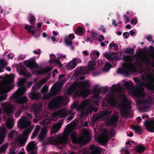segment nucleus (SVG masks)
<instances>
[{
    "label": "nucleus",
    "instance_id": "obj_33",
    "mask_svg": "<svg viewBox=\"0 0 154 154\" xmlns=\"http://www.w3.org/2000/svg\"><path fill=\"white\" fill-rule=\"evenodd\" d=\"M140 60L142 62L147 64L150 63V59L147 56L141 57L140 58Z\"/></svg>",
    "mask_w": 154,
    "mask_h": 154
},
{
    "label": "nucleus",
    "instance_id": "obj_47",
    "mask_svg": "<svg viewBox=\"0 0 154 154\" xmlns=\"http://www.w3.org/2000/svg\"><path fill=\"white\" fill-rule=\"evenodd\" d=\"M93 90L94 91V93H101V89L99 88V86L98 85H95Z\"/></svg>",
    "mask_w": 154,
    "mask_h": 154
},
{
    "label": "nucleus",
    "instance_id": "obj_32",
    "mask_svg": "<svg viewBox=\"0 0 154 154\" xmlns=\"http://www.w3.org/2000/svg\"><path fill=\"white\" fill-rule=\"evenodd\" d=\"M104 56L109 61H113L114 60H117L118 59V57L117 56H113L108 53H106L104 55Z\"/></svg>",
    "mask_w": 154,
    "mask_h": 154
},
{
    "label": "nucleus",
    "instance_id": "obj_60",
    "mask_svg": "<svg viewBox=\"0 0 154 154\" xmlns=\"http://www.w3.org/2000/svg\"><path fill=\"white\" fill-rule=\"evenodd\" d=\"M137 18L134 17L131 21V23L134 25H136L137 23Z\"/></svg>",
    "mask_w": 154,
    "mask_h": 154
},
{
    "label": "nucleus",
    "instance_id": "obj_17",
    "mask_svg": "<svg viewBox=\"0 0 154 154\" xmlns=\"http://www.w3.org/2000/svg\"><path fill=\"white\" fill-rule=\"evenodd\" d=\"M53 114L55 117H58L60 118H63L67 116V113L63 109H60L54 112Z\"/></svg>",
    "mask_w": 154,
    "mask_h": 154
},
{
    "label": "nucleus",
    "instance_id": "obj_36",
    "mask_svg": "<svg viewBox=\"0 0 154 154\" xmlns=\"http://www.w3.org/2000/svg\"><path fill=\"white\" fill-rule=\"evenodd\" d=\"M82 95L84 97H87L89 95L90 90L89 89H82Z\"/></svg>",
    "mask_w": 154,
    "mask_h": 154
},
{
    "label": "nucleus",
    "instance_id": "obj_2",
    "mask_svg": "<svg viewBox=\"0 0 154 154\" xmlns=\"http://www.w3.org/2000/svg\"><path fill=\"white\" fill-rule=\"evenodd\" d=\"M32 118V115L28 112H25L22 118L19 119L17 123V126L20 129H23L27 127L31 124V122L28 119Z\"/></svg>",
    "mask_w": 154,
    "mask_h": 154
},
{
    "label": "nucleus",
    "instance_id": "obj_1",
    "mask_svg": "<svg viewBox=\"0 0 154 154\" xmlns=\"http://www.w3.org/2000/svg\"><path fill=\"white\" fill-rule=\"evenodd\" d=\"M124 68H119L117 70L118 73L122 74L126 77L128 76L131 72L135 69V67L131 63H126L123 65Z\"/></svg>",
    "mask_w": 154,
    "mask_h": 154
},
{
    "label": "nucleus",
    "instance_id": "obj_11",
    "mask_svg": "<svg viewBox=\"0 0 154 154\" xmlns=\"http://www.w3.org/2000/svg\"><path fill=\"white\" fill-rule=\"evenodd\" d=\"M3 110L6 114H10L13 112V106L9 103H5L2 104Z\"/></svg>",
    "mask_w": 154,
    "mask_h": 154
},
{
    "label": "nucleus",
    "instance_id": "obj_45",
    "mask_svg": "<svg viewBox=\"0 0 154 154\" xmlns=\"http://www.w3.org/2000/svg\"><path fill=\"white\" fill-rule=\"evenodd\" d=\"M134 48H126L125 51V53L127 54H133L134 53Z\"/></svg>",
    "mask_w": 154,
    "mask_h": 154
},
{
    "label": "nucleus",
    "instance_id": "obj_14",
    "mask_svg": "<svg viewBox=\"0 0 154 154\" xmlns=\"http://www.w3.org/2000/svg\"><path fill=\"white\" fill-rule=\"evenodd\" d=\"M75 85L81 89H88L90 85L88 82L85 81L80 83L77 82L75 84Z\"/></svg>",
    "mask_w": 154,
    "mask_h": 154
},
{
    "label": "nucleus",
    "instance_id": "obj_31",
    "mask_svg": "<svg viewBox=\"0 0 154 154\" xmlns=\"http://www.w3.org/2000/svg\"><path fill=\"white\" fill-rule=\"evenodd\" d=\"M47 133V131L45 129H43L38 135V138L40 141H43L45 138L46 134Z\"/></svg>",
    "mask_w": 154,
    "mask_h": 154
},
{
    "label": "nucleus",
    "instance_id": "obj_25",
    "mask_svg": "<svg viewBox=\"0 0 154 154\" xmlns=\"http://www.w3.org/2000/svg\"><path fill=\"white\" fill-rule=\"evenodd\" d=\"M26 88H19L14 93L11 97L17 96H22L25 93Z\"/></svg>",
    "mask_w": 154,
    "mask_h": 154
},
{
    "label": "nucleus",
    "instance_id": "obj_21",
    "mask_svg": "<svg viewBox=\"0 0 154 154\" xmlns=\"http://www.w3.org/2000/svg\"><path fill=\"white\" fill-rule=\"evenodd\" d=\"M147 81L149 83V84L147 83H144L145 85L144 86L148 88L152 91L154 90V85L152 83L154 82V79L152 78H149L147 79Z\"/></svg>",
    "mask_w": 154,
    "mask_h": 154
},
{
    "label": "nucleus",
    "instance_id": "obj_34",
    "mask_svg": "<svg viewBox=\"0 0 154 154\" xmlns=\"http://www.w3.org/2000/svg\"><path fill=\"white\" fill-rule=\"evenodd\" d=\"M75 83H73L72 86H71L70 88H68L67 91V93L68 94H71L74 92L75 91V87H76L75 85Z\"/></svg>",
    "mask_w": 154,
    "mask_h": 154
},
{
    "label": "nucleus",
    "instance_id": "obj_64",
    "mask_svg": "<svg viewBox=\"0 0 154 154\" xmlns=\"http://www.w3.org/2000/svg\"><path fill=\"white\" fill-rule=\"evenodd\" d=\"M15 131H12L8 134V137L10 138H12L13 137Z\"/></svg>",
    "mask_w": 154,
    "mask_h": 154
},
{
    "label": "nucleus",
    "instance_id": "obj_43",
    "mask_svg": "<svg viewBox=\"0 0 154 154\" xmlns=\"http://www.w3.org/2000/svg\"><path fill=\"white\" fill-rule=\"evenodd\" d=\"M83 29L82 27H79L76 29L75 33L76 34L82 35L83 33Z\"/></svg>",
    "mask_w": 154,
    "mask_h": 154
},
{
    "label": "nucleus",
    "instance_id": "obj_6",
    "mask_svg": "<svg viewBox=\"0 0 154 154\" xmlns=\"http://www.w3.org/2000/svg\"><path fill=\"white\" fill-rule=\"evenodd\" d=\"M31 131V129L28 128L23 132V135L19 137L18 139V142L21 146H23L25 145L28 139L29 134Z\"/></svg>",
    "mask_w": 154,
    "mask_h": 154
},
{
    "label": "nucleus",
    "instance_id": "obj_62",
    "mask_svg": "<svg viewBox=\"0 0 154 154\" xmlns=\"http://www.w3.org/2000/svg\"><path fill=\"white\" fill-rule=\"evenodd\" d=\"M109 102L111 104H114L115 103L114 98L113 97H110L109 98Z\"/></svg>",
    "mask_w": 154,
    "mask_h": 154
},
{
    "label": "nucleus",
    "instance_id": "obj_49",
    "mask_svg": "<svg viewBox=\"0 0 154 154\" xmlns=\"http://www.w3.org/2000/svg\"><path fill=\"white\" fill-rule=\"evenodd\" d=\"M95 55H96L98 57L100 55V53L98 51L92 52L90 54V58L93 60L95 59V58L94 57V56Z\"/></svg>",
    "mask_w": 154,
    "mask_h": 154
},
{
    "label": "nucleus",
    "instance_id": "obj_19",
    "mask_svg": "<svg viewBox=\"0 0 154 154\" xmlns=\"http://www.w3.org/2000/svg\"><path fill=\"white\" fill-rule=\"evenodd\" d=\"M62 126L61 122H58L54 124L51 131V134H54L59 131Z\"/></svg>",
    "mask_w": 154,
    "mask_h": 154
},
{
    "label": "nucleus",
    "instance_id": "obj_22",
    "mask_svg": "<svg viewBox=\"0 0 154 154\" xmlns=\"http://www.w3.org/2000/svg\"><path fill=\"white\" fill-rule=\"evenodd\" d=\"M71 137L73 143L75 144H80L81 145L83 144V141L81 139L78 138L74 134H72L71 135Z\"/></svg>",
    "mask_w": 154,
    "mask_h": 154
},
{
    "label": "nucleus",
    "instance_id": "obj_46",
    "mask_svg": "<svg viewBox=\"0 0 154 154\" xmlns=\"http://www.w3.org/2000/svg\"><path fill=\"white\" fill-rule=\"evenodd\" d=\"M75 122L74 121H72L70 123L67 125L66 126V128L64 130V132L65 133H68L69 132V129L70 128V125L73 126L74 125Z\"/></svg>",
    "mask_w": 154,
    "mask_h": 154
},
{
    "label": "nucleus",
    "instance_id": "obj_16",
    "mask_svg": "<svg viewBox=\"0 0 154 154\" xmlns=\"http://www.w3.org/2000/svg\"><path fill=\"white\" fill-rule=\"evenodd\" d=\"M119 117L116 115H113L110 119L108 121L109 125L112 126H115L116 124V122L119 120Z\"/></svg>",
    "mask_w": 154,
    "mask_h": 154
},
{
    "label": "nucleus",
    "instance_id": "obj_29",
    "mask_svg": "<svg viewBox=\"0 0 154 154\" xmlns=\"http://www.w3.org/2000/svg\"><path fill=\"white\" fill-rule=\"evenodd\" d=\"M132 128L138 134H142L143 132V130L140 126L134 125L132 127Z\"/></svg>",
    "mask_w": 154,
    "mask_h": 154
},
{
    "label": "nucleus",
    "instance_id": "obj_54",
    "mask_svg": "<svg viewBox=\"0 0 154 154\" xmlns=\"http://www.w3.org/2000/svg\"><path fill=\"white\" fill-rule=\"evenodd\" d=\"M50 62L51 63H54V60L56 59V56L54 54H51L50 55Z\"/></svg>",
    "mask_w": 154,
    "mask_h": 154
},
{
    "label": "nucleus",
    "instance_id": "obj_55",
    "mask_svg": "<svg viewBox=\"0 0 154 154\" xmlns=\"http://www.w3.org/2000/svg\"><path fill=\"white\" fill-rule=\"evenodd\" d=\"M114 41H112V42L111 43L109 46L111 48L113 47L115 50H117L118 49V46L116 43H113Z\"/></svg>",
    "mask_w": 154,
    "mask_h": 154
},
{
    "label": "nucleus",
    "instance_id": "obj_3",
    "mask_svg": "<svg viewBox=\"0 0 154 154\" xmlns=\"http://www.w3.org/2000/svg\"><path fill=\"white\" fill-rule=\"evenodd\" d=\"M64 98L63 96H57L52 99L49 102L48 107L50 109H56L60 107Z\"/></svg>",
    "mask_w": 154,
    "mask_h": 154
},
{
    "label": "nucleus",
    "instance_id": "obj_5",
    "mask_svg": "<svg viewBox=\"0 0 154 154\" xmlns=\"http://www.w3.org/2000/svg\"><path fill=\"white\" fill-rule=\"evenodd\" d=\"M89 101L85 100L83 101L77 106L75 104H74V106L76 107L78 111L83 109L82 111V113L86 116L88 115L91 112V108L88 106Z\"/></svg>",
    "mask_w": 154,
    "mask_h": 154
},
{
    "label": "nucleus",
    "instance_id": "obj_26",
    "mask_svg": "<svg viewBox=\"0 0 154 154\" xmlns=\"http://www.w3.org/2000/svg\"><path fill=\"white\" fill-rule=\"evenodd\" d=\"M19 74L21 75H23L25 77H29L32 76V75L27 72V70L25 68H21L20 69Z\"/></svg>",
    "mask_w": 154,
    "mask_h": 154
},
{
    "label": "nucleus",
    "instance_id": "obj_30",
    "mask_svg": "<svg viewBox=\"0 0 154 154\" xmlns=\"http://www.w3.org/2000/svg\"><path fill=\"white\" fill-rule=\"evenodd\" d=\"M96 65V61L94 60L90 61L89 63L87 69L89 71H92Z\"/></svg>",
    "mask_w": 154,
    "mask_h": 154
},
{
    "label": "nucleus",
    "instance_id": "obj_28",
    "mask_svg": "<svg viewBox=\"0 0 154 154\" xmlns=\"http://www.w3.org/2000/svg\"><path fill=\"white\" fill-rule=\"evenodd\" d=\"M6 134V130L4 128H2L0 133V144L3 142L5 139Z\"/></svg>",
    "mask_w": 154,
    "mask_h": 154
},
{
    "label": "nucleus",
    "instance_id": "obj_56",
    "mask_svg": "<svg viewBox=\"0 0 154 154\" xmlns=\"http://www.w3.org/2000/svg\"><path fill=\"white\" fill-rule=\"evenodd\" d=\"M64 42L65 44L66 45L71 46L72 44V42L71 40L69 41V39L67 38H65L64 39Z\"/></svg>",
    "mask_w": 154,
    "mask_h": 154
},
{
    "label": "nucleus",
    "instance_id": "obj_42",
    "mask_svg": "<svg viewBox=\"0 0 154 154\" xmlns=\"http://www.w3.org/2000/svg\"><path fill=\"white\" fill-rule=\"evenodd\" d=\"M122 88V87L121 86L120 84H119V85H114L112 86V91L113 92L117 91L119 90Z\"/></svg>",
    "mask_w": 154,
    "mask_h": 154
},
{
    "label": "nucleus",
    "instance_id": "obj_13",
    "mask_svg": "<svg viewBox=\"0 0 154 154\" xmlns=\"http://www.w3.org/2000/svg\"><path fill=\"white\" fill-rule=\"evenodd\" d=\"M35 145L34 142L32 141L27 145L26 150L27 151L30 152V154H36V152L35 151Z\"/></svg>",
    "mask_w": 154,
    "mask_h": 154
},
{
    "label": "nucleus",
    "instance_id": "obj_59",
    "mask_svg": "<svg viewBox=\"0 0 154 154\" xmlns=\"http://www.w3.org/2000/svg\"><path fill=\"white\" fill-rule=\"evenodd\" d=\"M0 65L2 67H4L6 65L4 60L3 59L0 60Z\"/></svg>",
    "mask_w": 154,
    "mask_h": 154
},
{
    "label": "nucleus",
    "instance_id": "obj_52",
    "mask_svg": "<svg viewBox=\"0 0 154 154\" xmlns=\"http://www.w3.org/2000/svg\"><path fill=\"white\" fill-rule=\"evenodd\" d=\"M6 126L7 128L9 129H12L13 127V126L12 125L11 121H9V120H8L6 123Z\"/></svg>",
    "mask_w": 154,
    "mask_h": 154
},
{
    "label": "nucleus",
    "instance_id": "obj_40",
    "mask_svg": "<svg viewBox=\"0 0 154 154\" xmlns=\"http://www.w3.org/2000/svg\"><path fill=\"white\" fill-rule=\"evenodd\" d=\"M77 66V64L73 60H72L67 65V67L70 69H73Z\"/></svg>",
    "mask_w": 154,
    "mask_h": 154
},
{
    "label": "nucleus",
    "instance_id": "obj_24",
    "mask_svg": "<svg viewBox=\"0 0 154 154\" xmlns=\"http://www.w3.org/2000/svg\"><path fill=\"white\" fill-rule=\"evenodd\" d=\"M52 69V67H49L45 69L37 70L36 72L38 75L43 74L50 72Z\"/></svg>",
    "mask_w": 154,
    "mask_h": 154
},
{
    "label": "nucleus",
    "instance_id": "obj_57",
    "mask_svg": "<svg viewBox=\"0 0 154 154\" xmlns=\"http://www.w3.org/2000/svg\"><path fill=\"white\" fill-rule=\"evenodd\" d=\"M91 34L92 35L91 38L95 40H97V33L95 32H94L91 33Z\"/></svg>",
    "mask_w": 154,
    "mask_h": 154
},
{
    "label": "nucleus",
    "instance_id": "obj_8",
    "mask_svg": "<svg viewBox=\"0 0 154 154\" xmlns=\"http://www.w3.org/2000/svg\"><path fill=\"white\" fill-rule=\"evenodd\" d=\"M60 82H59L54 84L51 88L50 93L44 95L43 99L47 100L56 96L57 93V88L60 85Z\"/></svg>",
    "mask_w": 154,
    "mask_h": 154
},
{
    "label": "nucleus",
    "instance_id": "obj_27",
    "mask_svg": "<svg viewBox=\"0 0 154 154\" xmlns=\"http://www.w3.org/2000/svg\"><path fill=\"white\" fill-rule=\"evenodd\" d=\"M26 66L28 67L30 69L35 68L37 67V64L35 61L31 60L27 61Z\"/></svg>",
    "mask_w": 154,
    "mask_h": 154
},
{
    "label": "nucleus",
    "instance_id": "obj_53",
    "mask_svg": "<svg viewBox=\"0 0 154 154\" xmlns=\"http://www.w3.org/2000/svg\"><path fill=\"white\" fill-rule=\"evenodd\" d=\"M145 82H143L142 83H139V86H138L137 88L138 89L141 91H143L144 90V88L143 87V86H144V85H145V84L144 83Z\"/></svg>",
    "mask_w": 154,
    "mask_h": 154
},
{
    "label": "nucleus",
    "instance_id": "obj_50",
    "mask_svg": "<svg viewBox=\"0 0 154 154\" xmlns=\"http://www.w3.org/2000/svg\"><path fill=\"white\" fill-rule=\"evenodd\" d=\"M8 146V144H5L0 147V153L4 152Z\"/></svg>",
    "mask_w": 154,
    "mask_h": 154
},
{
    "label": "nucleus",
    "instance_id": "obj_35",
    "mask_svg": "<svg viewBox=\"0 0 154 154\" xmlns=\"http://www.w3.org/2000/svg\"><path fill=\"white\" fill-rule=\"evenodd\" d=\"M28 19L30 23L33 25H34L36 21V19L34 16L31 14H29L28 16Z\"/></svg>",
    "mask_w": 154,
    "mask_h": 154
},
{
    "label": "nucleus",
    "instance_id": "obj_51",
    "mask_svg": "<svg viewBox=\"0 0 154 154\" xmlns=\"http://www.w3.org/2000/svg\"><path fill=\"white\" fill-rule=\"evenodd\" d=\"M48 86L46 85H45L41 89V92L43 94H45L46 93L48 90Z\"/></svg>",
    "mask_w": 154,
    "mask_h": 154
},
{
    "label": "nucleus",
    "instance_id": "obj_48",
    "mask_svg": "<svg viewBox=\"0 0 154 154\" xmlns=\"http://www.w3.org/2000/svg\"><path fill=\"white\" fill-rule=\"evenodd\" d=\"M42 106L41 104H39L38 105H36L33 107V109L35 112H39L41 110V107Z\"/></svg>",
    "mask_w": 154,
    "mask_h": 154
},
{
    "label": "nucleus",
    "instance_id": "obj_61",
    "mask_svg": "<svg viewBox=\"0 0 154 154\" xmlns=\"http://www.w3.org/2000/svg\"><path fill=\"white\" fill-rule=\"evenodd\" d=\"M40 126L39 125H37L36 126V127L35 129L34 132L35 133H36L38 134L40 129Z\"/></svg>",
    "mask_w": 154,
    "mask_h": 154
},
{
    "label": "nucleus",
    "instance_id": "obj_63",
    "mask_svg": "<svg viewBox=\"0 0 154 154\" xmlns=\"http://www.w3.org/2000/svg\"><path fill=\"white\" fill-rule=\"evenodd\" d=\"M75 38V36L73 33L70 34L68 37V39L70 40H72L74 39Z\"/></svg>",
    "mask_w": 154,
    "mask_h": 154
},
{
    "label": "nucleus",
    "instance_id": "obj_38",
    "mask_svg": "<svg viewBox=\"0 0 154 154\" xmlns=\"http://www.w3.org/2000/svg\"><path fill=\"white\" fill-rule=\"evenodd\" d=\"M134 57L130 55H125L123 56V59L125 61L132 62Z\"/></svg>",
    "mask_w": 154,
    "mask_h": 154
},
{
    "label": "nucleus",
    "instance_id": "obj_12",
    "mask_svg": "<svg viewBox=\"0 0 154 154\" xmlns=\"http://www.w3.org/2000/svg\"><path fill=\"white\" fill-rule=\"evenodd\" d=\"M145 125L147 130L150 132H154V121L146 120L144 122Z\"/></svg>",
    "mask_w": 154,
    "mask_h": 154
},
{
    "label": "nucleus",
    "instance_id": "obj_4",
    "mask_svg": "<svg viewBox=\"0 0 154 154\" xmlns=\"http://www.w3.org/2000/svg\"><path fill=\"white\" fill-rule=\"evenodd\" d=\"M48 141L50 144L57 145L63 144L65 145L69 142L67 137H57L54 136L50 137L48 139Z\"/></svg>",
    "mask_w": 154,
    "mask_h": 154
},
{
    "label": "nucleus",
    "instance_id": "obj_23",
    "mask_svg": "<svg viewBox=\"0 0 154 154\" xmlns=\"http://www.w3.org/2000/svg\"><path fill=\"white\" fill-rule=\"evenodd\" d=\"M48 80V79H46L43 83L42 81H40L35 83L32 86V89L39 91V90L40 89L42 85H43V84L45 83Z\"/></svg>",
    "mask_w": 154,
    "mask_h": 154
},
{
    "label": "nucleus",
    "instance_id": "obj_58",
    "mask_svg": "<svg viewBox=\"0 0 154 154\" xmlns=\"http://www.w3.org/2000/svg\"><path fill=\"white\" fill-rule=\"evenodd\" d=\"M54 63L57 65H59V67H62V65L61 63V62L60 60L58 59H56L54 62Z\"/></svg>",
    "mask_w": 154,
    "mask_h": 154
},
{
    "label": "nucleus",
    "instance_id": "obj_9",
    "mask_svg": "<svg viewBox=\"0 0 154 154\" xmlns=\"http://www.w3.org/2000/svg\"><path fill=\"white\" fill-rule=\"evenodd\" d=\"M10 100L13 103L22 104L26 103H27L28 99L26 96H17L14 97H11Z\"/></svg>",
    "mask_w": 154,
    "mask_h": 154
},
{
    "label": "nucleus",
    "instance_id": "obj_44",
    "mask_svg": "<svg viewBox=\"0 0 154 154\" xmlns=\"http://www.w3.org/2000/svg\"><path fill=\"white\" fill-rule=\"evenodd\" d=\"M79 70V73L82 74H85L87 72L86 67L85 66H81Z\"/></svg>",
    "mask_w": 154,
    "mask_h": 154
},
{
    "label": "nucleus",
    "instance_id": "obj_18",
    "mask_svg": "<svg viewBox=\"0 0 154 154\" xmlns=\"http://www.w3.org/2000/svg\"><path fill=\"white\" fill-rule=\"evenodd\" d=\"M112 112V111L111 110H110L109 111L106 110L100 111L99 113L97 114L96 116L97 119H99L102 118L105 116H107L108 115L111 114Z\"/></svg>",
    "mask_w": 154,
    "mask_h": 154
},
{
    "label": "nucleus",
    "instance_id": "obj_39",
    "mask_svg": "<svg viewBox=\"0 0 154 154\" xmlns=\"http://www.w3.org/2000/svg\"><path fill=\"white\" fill-rule=\"evenodd\" d=\"M146 149V148L142 145L137 146L135 147V150L139 153H141L144 152Z\"/></svg>",
    "mask_w": 154,
    "mask_h": 154
},
{
    "label": "nucleus",
    "instance_id": "obj_41",
    "mask_svg": "<svg viewBox=\"0 0 154 154\" xmlns=\"http://www.w3.org/2000/svg\"><path fill=\"white\" fill-rule=\"evenodd\" d=\"M123 83L126 89H129L133 85V83L130 80L128 82L123 81Z\"/></svg>",
    "mask_w": 154,
    "mask_h": 154
},
{
    "label": "nucleus",
    "instance_id": "obj_10",
    "mask_svg": "<svg viewBox=\"0 0 154 154\" xmlns=\"http://www.w3.org/2000/svg\"><path fill=\"white\" fill-rule=\"evenodd\" d=\"M29 98L33 100H37L41 97L40 92L32 89L29 93Z\"/></svg>",
    "mask_w": 154,
    "mask_h": 154
},
{
    "label": "nucleus",
    "instance_id": "obj_20",
    "mask_svg": "<svg viewBox=\"0 0 154 154\" xmlns=\"http://www.w3.org/2000/svg\"><path fill=\"white\" fill-rule=\"evenodd\" d=\"M109 139L108 134H102L101 137L100 138V140L103 145H106L107 144Z\"/></svg>",
    "mask_w": 154,
    "mask_h": 154
},
{
    "label": "nucleus",
    "instance_id": "obj_37",
    "mask_svg": "<svg viewBox=\"0 0 154 154\" xmlns=\"http://www.w3.org/2000/svg\"><path fill=\"white\" fill-rule=\"evenodd\" d=\"M26 83V79L25 78H20L17 83L18 86L23 87L24 86Z\"/></svg>",
    "mask_w": 154,
    "mask_h": 154
},
{
    "label": "nucleus",
    "instance_id": "obj_15",
    "mask_svg": "<svg viewBox=\"0 0 154 154\" xmlns=\"http://www.w3.org/2000/svg\"><path fill=\"white\" fill-rule=\"evenodd\" d=\"M90 149L92 150L90 154H101L102 149L100 148L95 146L94 145H91L90 146Z\"/></svg>",
    "mask_w": 154,
    "mask_h": 154
},
{
    "label": "nucleus",
    "instance_id": "obj_7",
    "mask_svg": "<svg viewBox=\"0 0 154 154\" xmlns=\"http://www.w3.org/2000/svg\"><path fill=\"white\" fill-rule=\"evenodd\" d=\"M124 99L125 100L127 105L123 106L121 109V113L122 117H126L130 114L131 109V103L128 100H126V97L125 94L122 95Z\"/></svg>",
    "mask_w": 154,
    "mask_h": 154
}]
</instances>
